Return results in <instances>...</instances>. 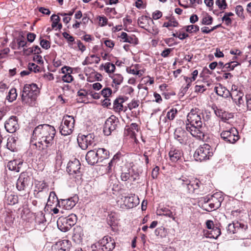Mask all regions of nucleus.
<instances>
[{
	"mask_svg": "<svg viewBox=\"0 0 251 251\" xmlns=\"http://www.w3.org/2000/svg\"><path fill=\"white\" fill-rule=\"evenodd\" d=\"M76 221L77 217L74 214L67 217H60L57 221L58 228L63 232H66L76 224Z\"/></svg>",
	"mask_w": 251,
	"mask_h": 251,
	"instance_id": "0eeeda50",
	"label": "nucleus"
},
{
	"mask_svg": "<svg viewBox=\"0 0 251 251\" xmlns=\"http://www.w3.org/2000/svg\"><path fill=\"white\" fill-rule=\"evenodd\" d=\"M50 20L52 21L51 26L53 28L57 26L60 21L59 17L55 14H53L51 16Z\"/></svg>",
	"mask_w": 251,
	"mask_h": 251,
	"instance_id": "864d4df0",
	"label": "nucleus"
},
{
	"mask_svg": "<svg viewBox=\"0 0 251 251\" xmlns=\"http://www.w3.org/2000/svg\"><path fill=\"white\" fill-rule=\"evenodd\" d=\"M30 177L26 173H21L16 183L17 189L20 191H28L30 188Z\"/></svg>",
	"mask_w": 251,
	"mask_h": 251,
	"instance_id": "f8f14e48",
	"label": "nucleus"
},
{
	"mask_svg": "<svg viewBox=\"0 0 251 251\" xmlns=\"http://www.w3.org/2000/svg\"><path fill=\"white\" fill-rule=\"evenodd\" d=\"M230 97L231 98L233 101L238 105L242 104L244 102L243 97L244 94L240 91L237 90H232L230 92Z\"/></svg>",
	"mask_w": 251,
	"mask_h": 251,
	"instance_id": "b1692460",
	"label": "nucleus"
},
{
	"mask_svg": "<svg viewBox=\"0 0 251 251\" xmlns=\"http://www.w3.org/2000/svg\"><path fill=\"white\" fill-rule=\"evenodd\" d=\"M39 93L40 90L35 83L26 84L22 94L23 102L33 106Z\"/></svg>",
	"mask_w": 251,
	"mask_h": 251,
	"instance_id": "7ed1b4c3",
	"label": "nucleus"
},
{
	"mask_svg": "<svg viewBox=\"0 0 251 251\" xmlns=\"http://www.w3.org/2000/svg\"><path fill=\"white\" fill-rule=\"evenodd\" d=\"M128 99L126 97H119L113 101V109L116 112H120L123 110V103Z\"/></svg>",
	"mask_w": 251,
	"mask_h": 251,
	"instance_id": "393cba45",
	"label": "nucleus"
},
{
	"mask_svg": "<svg viewBox=\"0 0 251 251\" xmlns=\"http://www.w3.org/2000/svg\"><path fill=\"white\" fill-rule=\"evenodd\" d=\"M221 137L225 141L231 144L235 143L239 139L238 131L235 127L223 131Z\"/></svg>",
	"mask_w": 251,
	"mask_h": 251,
	"instance_id": "9d476101",
	"label": "nucleus"
},
{
	"mask_svg": "<svg viewBox=\"0 0 251 251\" xmlns=\"http://www.w3.org/2000/svg\"><path fill=\"white\" fill-rule=\"evenodd\" d=\"M56 130L54 126L48 124L39 125L33 130L31 142L37 141L35 145L41 150L42 155L47 157L52 153Z\"/></svg>",
	"mask_w": 251,
	"mask_h": 251,
	"instance_id": "f257e3e1",
	"label": "nucleus"
},
{
	"mask_svg": "<svg viewBox=\"0 0 251 251\" xmlns=\"http://www.w3.org/2000/svg\"><path fill=\"white\" fill-rule=\"evenodd\" d=\"M7 201L8 204L14 205L18 201V197L15 195H10L7 197Z\"/></svg>",
	"mask_w": 251,
	"mask_h": 251,
	"instance_id": "8fccbe9b",
	"label": "nucleus"
},
{
	"mask_svg": "<svg viewBox=\"0 0 251 251\" xmlns=\"http://www.w3.org/2000/svg\"><path fill=\"white\" fill-rule=\"evenodd\" d=\"M216 4L221 10L225 9L227 6L226 0H217L216 1Z\"/></svg>",
	"mask_w": 251,
	"mask_h": 251,
	"instance_id": "680f3d73",
	"label": "nucleus"
},
{
	"mask_svg": "<svg viewBox=\"0 0 251 251\" xmlns=\"http://www.w3.org/2000/svg\"><path fill=\"white\" fill-rule=\"evenodd\" d=\"M97 150L100 156V162H102L104 159L109 157V151L104 148H98Z\"/></svg>",
	"mask_w": 251,
	"mask_h": 251,
	"instance_id": "58836bf2",
	"label": "nucleus"
},
{
	"mask_svg": "<svg viewBox=\"0 0 251 251\" xmlns=\"http://www.w3.org/2000/svg\"><path fill=\"white\" fill-rule=\"evenodd\" d=\"M80 163L78 159H75L73 161L68 163L67 171L70 175H76L77 176H81Z\"/></svg>",
	"mask_w": 251,
	"mask_h": 251,
	"instance_id": "dca6fc26",
	"label": "nucleus"
},
{
	"mask_svg": "<svg viewBox=\"0 0 251 251\" xmlns=\"http://www.w3.org/2000/svg\"><path fill=\"white\" fill-rule=\"evenodd\" d=\"M112 94V90L109 88H105L102 89L101 91L100 94L104 98H108Z\"/></svg>",
	"mask_w": 251,
	"mask_h": 251,
	"instance_id": "bf43d9fd",
	"label": "nucleus"
},
{
	"mask_svg": "<svg viewBox=\"0 0 251 251\" xmlns=\"http://www.w3.org/2000/svg\"><path fill=\"white\" fill-rule=\"evenodd\" d=\"M17 97V94L16 92V89L15 88H12L9 90L6 99L8 100V101L12 102L16 100Z\"/></svg>",
	"mask_w": 251,
	"mask_h": 251,
	"instance_id": "a19ab883",
	"label": "nucleus"
},
{
	"mask_svg": "<svg viewBox=\"0 0 251 251\" xmlns=\"http://www.w3.org/2000/svg\"><path fill=\"white\" fill-rule=\"evenodd\" d=\"M214 91L216 93L223 98H227L230 97V92L224 86L221 84L214 88Z\"/></svg>",
	"mask_w": 251,
	"mask_h": 251,
	"instance_id": "c85d7f7f",
	"label": "nucleus"
},
{
	"mask_svg": "<svg viewBox=\"0 0 251 251\" xmlns=\"http://www.w3.org/2000/svg\"><path fill=\"white\" fill-rule=\"evenodd\" d=\"M16 41L17 43V45L18 46V50H20L21 48L26 46L27 42L23 36L16 38Z\"/></svg>",
	"mask_w": 251,
	"mask_h": 251,
	"instance_id": "79ce46f5",
	"label": "nucleus"
},
{
	"mask_svg": "<svg viewBox=\"0 0 251 251\" xmlns=\"http://www.w3.org/2000/svg\"><path fill=\"white\" fill-rule=\"evenodd\" d=\"M78 201V198L75 195L66 199H61L58 201V203L61 204L66 209H71L75 205Z\"/></svg>",
	"mask_w": 251,
	"mask_h": 251,
	"instance_id": "aec40b11",
	"label": "nucleus"
},
{
	"mask_svg": "<svg viewBox=\"0 0 251 251\" xmlns=\"http://www.w3.org/2000/svg\"><path fill=\"white\" fill-rule=\"evenodd\" d=\"M85 159L87 162L91 165H94L98 162L95 150H91L88 151L86 154Z\"/></svg>",
	"mask_w": 251,
	"mask_h": 251,
	"instance_id": "7c9ffc66",
	"label": "nucleus"
},
{
	"mask_svg": "<svg viewBox=\"0 0 251 251\" xmlns=\"http://www.w3.org/2000/svg\"><path fill=\"white\" fill-rule=\"evenodd\" d=\"M28 69L31 71H34V73L39 72V67L33 63L28 64Z\"/></svg>",
	"mask_w": 251,
	"mask_h": 251,
	"instance_id": "338daca9",
	"label": "nucleus"
},
{
	"mask_svg": "<svg viewBox=\"0 0 251 251\" xmlns=\"http://www.w3.org/2000/svg\"><path fill=\"white\" fill-rule=\"evenodd\" d=\"M35 222L39 224H44L46 222L45 214L43 211H39L35 214Z\"/></svg>",
	"mask_w": 251,
	"mask_h": 251,
	"instance_id": "ea45409f",
	"label": "nucleus"
},
{
	"mask_svg": "<svg viewBox=\"0 0 251 251\" xmlns=\"http://www.w3.org/2000/svg\"><path fill=\"white\" fill-rule=\"evenodd\" d=\"M110 77L112 79V86L116 89H118L119 86L122 84L123 81V76L119 74H115Z\"/></svg>",
	"mask_w": 251,
	"mask_h": 251,
	"instance_id": "2f4dec72",
	"label": "nucleus"
},
{
	"mask_svg": "<svg viewBox=\"0 0 251 251\" xmlns=\"http://www.w3.org/2000/svg\"><path fill=\"white\" fill-rule=\"evenodd\" d=\"M178 25V23L176 20L170 19L168 22H165L163 24V27H167L169 30H171V29L169 28L170 27H177Z\"/></svg>",
	"mask_w": 251,
	"mask_h": 251,
	"instance_id": "a18cd8bd",
	"label": "nucleus"
},
{
	"mask_svg": "<svg viewBox=\"0 0 251 251\" xmlns=\"http://www.w3.org/2000/svg\"><path fill=\"white\" fill-rule=\"evenodd\" d=\"M159 212H162V213H160L159 214V215H164L166 217H169L170 218H172V220L174 221H176V217H175V214L174 215L173 213V212H172L170 209H169L167 208L163 207L161 208L159 210Z\"/></svg>",
	"mask_w": 251,
	"mask_h": 251,
	"instance_id": "e433bc0d",
	"label": "nucleus"
},
{
	"mask_svg": "<svg viewBox=\"0 0 251 251\" xmlns=\"http://www.w3.org/2000/svg\"><path fill=\"white\" fill-rule=\"evenodd\" d=\"M224 200L222 195L220 193H216L210 196L203 198V207L207 211H211L219 208Z\"/></svg>",
	"mask_w": 251,
	"mask_h": 251,
	"instance_id": "20e7f679",
	"label": "nucleus"
},
{
	"mask_svg": "<svg viewBox=\"0 0 251 251\" xmlns=\"http://www.w3.org/2000/svg\"><path fill=\"white\" fill-rule=\"evenodd\" d=\"M99 251H112L115 247V242L109 236H105L98 242Z\"/></svg>",
	"mask_w": 251,
	"mask_h": 251,
	"instance_id": "4468645a",
	"label": "nucleus"
},
{
	"mask_svg": "<svg viewBox=\"0 0 251 251\" xmlns=\"http://www.w3.org/2000/svg\"><path fill=\"white\" fill-rule=\"evenodd\" d=\"M213 155V149L209 144L205 143L196 150L194 157L196 160L201 162L209 159Z\"/></svg>",
	"mask_w": 251,
	"mask_h": 251,
	"instance_id": "423d86ee",
	"label": "nucleus"
},
{
	"mask_svg": "<svg viewBox=\"0 0 251 251\" xmlns=\"http://www.w3.org/2000/svg\"><path fill=\"white\" fill-rule=\"evenodd\" d=\"M7 148L11 151L17 150L16 140L14 137L8 138L6 144Z\"/></svg>",
	"mask_w": 251,
	"mask_h": 251,
	"instance_id": "c9c22d12",
	"label": "nucleus"
},
{
	"mask_svg": "<svg viewBox=\"0 0 251 251\" xmlns=\"http://www.w3.org/2000/svg\"><path fill=\"white\" fill-rule=\"evenodd\" d=\"M77 141L79 147L82 150H86L89 146L95 145V135L93 133L79 136Z\"/></svg>",
	"mask_w": 251,
	"mask_h": 251,
	"instance_id": "2eb2a0df",
	"label": "nucleus"
},
{
	"mask_svg": "<svg viewBox=\"0 0 251 251\" xmlns=\"http://www.w3.org/2000/svg\"><path fill=\"white\" fill-rule=\"evenodd\" d=\"M71 246V242L68 240L57 242L52 245V251H69Z\"/></svg>",
	"mask_w": 251,
	"mask_h": 251,
	"instance_id": "6ab92c4d",
	"label": "nucleus"
},
{
	"mask_svg": "<svg viewBox=\"0 0 251 251\" xmlns=\"http://www.w3.org/2000/svg\"><path fill=\"white\" fill-rule=\"evenodd\" d=\"M153 25V24H152V23H149V24H147L143 27V28L148 31L149 33L154 34H157L158 33V29L157 28H153V27L151 26Z\"/></svg>",
	"mask_w": 251,
	"mask_h": 251,
	"instance_id": "c03bdc74",
	"label": "nucleus"
},
{
	"mask_svg": "<svg viewBox=\"0 0 251 251\" xmlns=\"http://www.w3.org/2000/svg\"><path fill=\"white\" fill-rule=\"evenodd\" d=\"M62 35L64 38H65L68 41L69 43V45L71 47L72 44L71 43H73L75 41V38L73 36L70 35L69 33L66 32H64L62 33Z\"/></svg>",
	"mask_w": 251,
	"mask_h": 251,
	"instance_id": "4d7b16f0",
	"label": "nucleus"
},
{
	"mask_svg": "<svg viewBox=\"0 0 251 251\" xmlns=\"http://www.w3.org/2000/svg\"><path fill=\"white\" fill-rule=\"evenodd\" d=\"M18 120L16 116H12L6 121L4 127L7 132L14 133L19 128Z\"/></svg>",
	"mask_w": 251,
	"mask_h": 251,
	"instance_id": "f3484780",
	"label": "nucleus"
},
{
	"mask_svg": "<svg viewBox=\"0 0 251 251\" xmlns=\"http://www.w3.org/2000/svg\"><path fill=\"white\" fill-rule=\"evenodd\" d=\"M187 131L197 139L203 140L205 133V127L201 121L200 110L197 108L192 109L187 115Z\"/></svg>",
	"mask_w": 251,
	"mask_h": 251,
	"instance_id": "f03ea898",
	"label": "nucleus"
},
{
	"mask_svg": "<svg viewBox=\"0 0 251 251\" xmlns=\"http://www.w3.org/2000/svg\"><path fill=\"white\" fill-rule=\"evenodd\" d=\"M124 42L136 45L138 44V39L134 35H128L126 32H122L119 36Z\"/></svg>",
	"mask_w": 251,
	"mask_h": 251,
	"instance_id": "a878e982",
	"label": "nucleus"
},
{
	"mask_svg": "<svg viewBox=\"0 0 251 251\" xmlns=\"http://www.w3.org/2000/svg\"><path fill=\"white\" fill-rule=\"evenodd\" d=\"M206 90V87L203 84L196 85L195 87V92L197 93H202Z\"/></svg>",
	"mask_w": 251,
	"mask_h": 251,
	"instance_id": "e2e57ef3",
	"label": "nucleus"
},
{
	"mask_svg": "<svg viewBox=\"0 0 251 251\" xmlns=\"http://www.w3.org/2000/svg\"><path fill=\"white\" fill-rule=\"evenodd\" d=\"M214 113L217 117H220L223 121L226 122V120L232 118L233 115L231 113H228L225 111L218 108L216 106L212 107Z\"/></svg>",
	"mask_w": 251,
	"mask_h": 251,
	"instance_id": "5701e85b",
	"label": "nucleus"
},
{
	"mask_svg": "<svg viewBox=\"0 0 251 251\" xmlns=\"http://www.w3.org/2000/svg\"><path fill=\"white\" fill-rule=\"evenodd\" d=\"M203 233L207 238L217 239L221 234V230L217 226H215L210 230H204Z\"/></svg>",
	"mask_w": 251,
	"mask_h": 251,
	"instance_id": "c756f323",
	"label": "nucleus"
},
{
	"mask_svg": "<svg viewBox=\"0 0 251 251\" xmlns=\"http://www.w3.org/2000/svg\"><path fill=\"white\" fill-rule=\"evenodd\" d=\"M75 120L73 116L65 115L59 128L62 135L67 136L71 134L74 128Z\"/></svg>",
	"mask_w": 251,
	"mask_h": 251,
	"instance_id": "6e6552de",
	"label": "nucleus"
},
{
	"mask_svg": "<svg viewBox=\"0 0 251 251\" xmlns=\"http://www.w3.org/2000/svg\"><path fill=\"white\" fill-rule=\"evenodd\" d=\"M124 204L121 207L126 208H132L135 207L139 203L138 197L135 195H131L130 196H126L124 198Z\"/></svg>",
	"mask_w": 251,
	"mask_h": 251,
	"instance_id": "a211bd4d",
	"label": "nucleus"
},
{
	"mask_svg": "<svg viewBox=\"0 0 251 251\" xmlns=\"http://www.w3.org/2000/svg\"><path fill=\"white\" fill-rule=\"evenodd\" d=\"M140 103V101L139 100L133 99L132 100L131 102L128 104L127 107L130 110H131L133 109L137 108L139 106Z\"/></svg>",
	"mask_w": 251,
	"mask_h": 251,
	"instance_id": "49530a36",
	"label": "nucleus"
},
{
	"mask_svg": "<svg viewBox=\"0 0 251 251\" xmlns=\"http://www.w3.org/2000/svg\"><path fill=\"white\" fill-rule=\"evenodd\" d=\"M149 23L154 24L153 21L148 16H141L138 18V24L142 28L146 24Z\"/></svg>",
	"mask_w": 251,
	"mask_h": 251,
	"instance_id": "f704fd0d",
	"label": "nucleus"
},
{
	"mask_svg": "<svg viewBox=\"0 0 251 251\" xmlns=\"http://www.w3.org/2000/svg\"><path fill=\"white\" fill-rule=\"evenodd\" d=\"M83 236V230L79 228L74 231L72 239L75 243L79 244L82 242Z\"/></svg>",
	"mask_w": 251,
	"mask_h": 251,
	"instance_id": "473e14b6",
	"label": "nucleus"
},
{
	"mask_svg": "<svg viewBox=\"0 0 251 251\" xmlns=\"http://www.w3.org/2000/svg\"><path fill=\"white\" fill-rule=\"evenodd\" d=\"M185 30L187 32L192 33L194 32H197L199 31L200 27L197 25H189L185 26Z\"/></svg>",
	"mask_w": 251,
	"mask_h": 251,
	"instance_id": "de8ad7c7",
	"label": "nucleus"
},
{
	"mask_svg": "<svg viewBox=\"0 0 251 251\" xmlns=\"http://www.w3.org/2000/svg\"><path fill=\"white\" fill-rule=\"evenodd\" d=\"M40 45L43 49L47 50L50 48V43L47 40L41 39L40 40Z\"/></svg>",
	"mask_w": 251,
	"mask_h": 251,
	"instance_id": "0e129e2a",
	"label": "nucleus"
},
{
	"mask_svg": "<svg viewBox=\"0 0 251 251\" xmlns=\"http://www.w3.org/2000/svg\"><path fill=\"white\" fill-rule=\"evenodd\" d=\"M240 64L235 61H231L229 63H227L223 66V69L224 72H229L233 70L235 67L239 65Z\"/></svg>",
	"mask_w": 251,
	"mask_h": 251,
	"instance_id": "4c0bfd02",
	"label": "nucleus"
},
{
	"mask_svg": "<svg viewBox=\"0 0 251 251\" xmlns=\"http://www.w3.org/2000/svg\"><path fill=\"white\" fill-rule=\"evenodd\" d=\"M174 137L181 145H186L190 142V136L187 131L181 127L176 128L174 133Z\"/></svg>",
	"mask_w": 251,
	"mask_h": 251,
	"instance_id": "ddd939ff",
	"label": "nucleus"
},
{
	"mask_svg": "<svg viewBox=\"0 0 251 251\" xmlns=\"http://www.w3.org/2000/svg\"><path fill=\"white\" fill-rule=\"evenodd\" d=\"M183 153L181 149L172 148L169 152V157L173 162H176L181 159Z\"/></svg>",
	"mask_w": 251,
	"mask_h": 251,
	"instance_id": "4be33fe9",
	"label": "nucleus"
},
{
	"mask_svg": "<svg viewBox=\"0 0 251 251\" xmlns=\"http://www.w3.org/2000/svg\"><path fill=\"white\" fill-rule=\"evenodd\" d=\"M139 177V174L135 173L133 169L129 168L126 171L123 172L121 175V178L122 181H126L130 180L131 181H134Z\"/></svg>",
	"mask_w": 251,
	"mask_h": 251,
	"instance_id": "412c9836",
	"label": "nucleus"
},
{
	"mask_svg": "<svg viewBox=\"0 0 251 251\" xmlns=\"http://www.w3.org/2000/svg\"><path fill=\"white\" fill-rule=\"evenodd\" d=\"M213 22V18L209 15H206L202 18L201 20V24L203 25H210Z\"/></svg>",
	"mask_w": 251,
	"mask_h": 251,
	"instance_id": "3c124183",
	"label": "nucleus"
},
{
	"mask_svg": "<svg viewBox=\"0 0 251 251\" xmlns=\"http://www.w3.org/2000/svg\"><path fill=\"white\" fill-rule=\"evenodd\" d=\"M177 114V110L176 108H172L167 113L166 116L162 115L160 119L164 123L173 120Z\"/></svg>",
	"mask_w": 251,
	"mask_h": 251,
	"instance_id": "cd10ccee",
	"label": "nucleus"
},
{
	"mask_svg": "<svg viewBox=\"0 0 251 251\" xmlns=\"http://www.w3.org/2000/svg\"><path fill=\"white\" fill-rule=\"evenodd\" d=\"M48 186L47 183L44 181H38L35 184V187L40 192L46 189Z\"/></svg>",
	"mask_w": 251,
	"mask_h": 251,
	"instance_id": "603ef678",
	"label": "nucleus"
},
{
	"mask_svg": "<svg viewBox=\"0 0 251 251\" xmlns=\"http://www.w3.org/2000/svg\"><path fill=\"white\" fill-rule=\"evenodd\" d=\"M101 66H103L105 71L108 73L114 72L116 68L115 65L110 62L105 63L104 65L102 64Z\"/></svg>",
	"mask_w": 251,
	"mask_h": 251,
	"instance_id": "37998d69",
	"label": "nucleus"
},
{
	"mask_svg": "<svg viewBox=\"0 0 251 251\" xmlns=\"http://www.w3.org/2000/svg\"><path fill=\"white\" fill-rule=\"evenodd\" d=\"M22 164V162L18 160L10 161L8 163L7 168L11 171H15L19 172L20 171V165Z\"/></svg>",
	"mask_w": 251,
	"mask_h": 251,
	"instance_id": "72a5a7b5",
	"label": "nucleus"
},
{
	"mask_svg": "<svg viewBox=\"0 0 251 251\" xmlns=\"http://www.w3.org/2000/svg\"><path fill=\"white\" fill-rule=\"evenodd\" d=\"M235 12L236 14L241 18H244V9L241 5H237L235 7Z\"/></svg>",
	"mask_w": 251,
	"mask_h": 251,
	"instance_id": "052dcab7",
	"label": "nucleus"
},
{
	"mask_svg": "<svg viewBox=\"0 0 251 251\" xmlns=\"http://www.w3.org/2000/svg\"><path fill=\"white\" fill-rule=\"evenodd\" d=\"M126 71L128 73L131 74L133 75H139V71L137 70L135 67L133 68H127Z\"/></svg>",
	"mask_w": 251,
	"mask_h": 251,
	"instance_id": "774afa93",
	"label": "nucleus"
},
{
	"mask_svg": "<svg viewBox=\"0 0 251 251\" xmlns=\"http://www.w3.org/2000/svg\"><path fill=\"white\" fill-rule=\"evenodd\" d=\"M120 154L116 153L114 155L112 159L108 163L106 168V173L107 174H112L115 170V168L118 161L120 160Z\"/></svg>",
	"mask_w": 251,
	"mask_h": 251,
	"instance_id": "bb28decb",
	"label": "nucleus"
},
{
	"mask_svg": "<svg viewBox=\"0 0 251 251\" xmlns=\"http://www.w3.org/2000/svg\"><path fill=\"white\" fill-rule=\"evenodd\" d=\"M71 73L66 74L62 77V80L67 83H70L74 80L73 76L71 75Z\"/></svg>",
	"mask_w": 251,
	"mask_h": 251,
	"instance_id": "13d9d810",
	"label": "nucleus"
},
{
	"mask_svg": "<svg viewBox=\"0 0 251 251\" xmlns=\"http://www.w3.org/2000/svg\"><path fill=\"white\" fill-rule=\"evenodd\" d=\"M87 57L90 64H92L93 63L98 64L100 61V57L95 54L90 55V56H87Z\"/></svg>",
	"mask_w": 251,
	"mask_h": 251,
	"instance_id": "09e8293b",
	"label": "nucleus"
},
{
	"mask_svg": "<svg viewBox=\"0 0 251 251\" xmlns=\"http://www.w3.org/2000/svg\"><path fill=\"white\" fill-rule=\"evenodd\" d=\"M122 91L124 94L131 96L134 92V89L131 86L126 85L123 87Z\"/></svg>",
	"mask_w": 251,
	"mask_h": 251,
	"instance_id": "6e6d98bb",
	"label": "nucleus"
},
{
	"mask_svg": "<svg viewBox=\"0 0 251 251\" xmlns=\"http://www.w3.org/2000/svg\"><path fill=\"white\" fill-rule=\"evenodd\" d=\"M125 134L127 136H129L130 138L135 139V140H136L135 131L132 130H130L129 128L127 127V126H126Z\"/></svg>",
	"mask_w": 251,
	"mask_h": 251,
	"instance_id": "5fc2aeb1",
	"label": "nucleus"
},
{
	"mask_svg": "<svg viewBox=\"0 0 251 251\" xmlns=\"http://www.w3.org/2000/svg\"><path fill=\"white\" fill-rule=\"evenodd\" d=\"M177 183L184 188H186L189 193H198L201 183L198 179L190 180L187 176H182L180 177H176Z\"/></svg>",
	"mask_w": 251,
	"mask_h": 251,
	"instance_id": "39448f33",
	"label": "nucleus"
},
{
	"mask_svg": "<svg viewBox=\"0 0 251 251\" xmlns=\"http://www.w3.org/2000/svg\"><path fill=\"white\" fill-rule=\"evenodd\" d=\"M248 227L247 225L238 222H233L229 224L226 227V230L229 234H238L237 237L241 239L245 238V232Z\"/></svg>",
	"mask_w": 251,
	"mask_h": 251,
	"instance_id": "1a4fd4ad",
	"label": "nucleus"
},
{
	"mask_svg": "<svg viewBox=\"0 0 251 251\" xmlns=\"http://www.w3.org/2000/svg\"><path fill=\"white\" fill-rule=\"evenodd\" d=\"M119 121L118 119L114 115H111L105 122L103 132L105 135H110L112 131L116 130Z\"/></svg>",
	"mask_w": 251,
	"mask_h": 251,
	"instance_id": "9b49d317",
	"label": "nucleus"
},
{
	"mask_svg": "<svg viewBox=\"0 0 251 251\" xmlns=\"http://www.w3.org/2000/svg\"><path fill=\"white\" fill-rule=\"evenodd\" d=\"M184 79L185 80V82L187 83L186 86L183 88L182 91L184 92H186L189 88L190 87L191 85V82L193 81L192 80H190V77L184 76Z\"/></svg>",
	"mask_w": 251,
	"mask_h": 251,
	"instance_id": "69168bd1",
	"label": "nucleus"
}]
</instances>
